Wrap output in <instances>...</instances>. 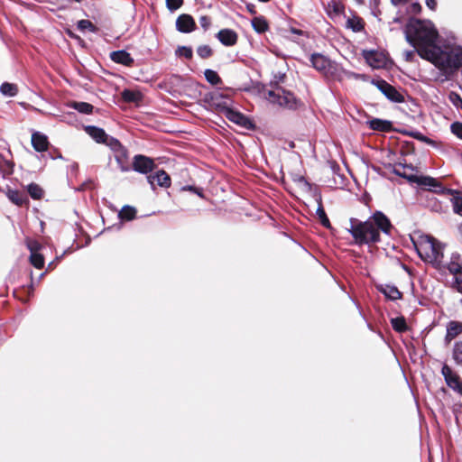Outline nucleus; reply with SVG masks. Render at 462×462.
<instances>
[{
	"label": "nucleus",
	"mask_w": 462,
	"mask_h": 462,
	"mask_svg": "<svg viewBox=\"0 0 462 462\" xmlns=\"http://www.w3.org/2000/svg\"><path fill=\"white\" fill-rule=\"evenodd\" d=\"M349 224L346 229L358 245L376 244L381 240L380 232L389 235L393 228L390 219L382 211H375L365 221L351 217Z\"/></svg>",
	"instance_id": "obj_1"
},
{
	"label": "nucleus",
	"mask_w": 462,
	"mask_h": 462,
	"mask_svg": "<svg viewBox=\"0 0 462 462\" xmlns=\"http://www.w3.org/2000/svg\"><path fill=\"white\" fill-rule=\"evenodd\" d=\"M406 41L414 48L420 58L429 60L423 54L425 51H433V48H438L436 42L439 37L438 31L433 23L428 20L411 19L404 29Z\"/></svg>",
	"instance_id": "obj_2"
},
{
	"label": "nucleus",
	"mask_w": 462,
	"mask_h": 462,
	"mask_svg": "<svg viewBox=\"0 0 462 462\" xmlns=\"http://www.w3.org/2000/svg\"><path fill=\"white\" fill-rule=\"evenodd\" d=\"M423 54L430 57L428 60L445 73H453L462 67V47L444 46L433 48V51H425Z\"/></svg>",
	"instance_id": "obj_3"
},
{
	"label": "nucleus",
	"mask_w": 462,
	"mask_h": 462,
	"mask_svg": "<svg viewBox=\"0 0 462 462\" xmlns=\"http://www.w3.org/2000/svg\"><path fill=\"white\" fill-rule=\"evenodd\" d=\"M266 99L273 104L291 110H296L300 104V100L291 92L278 86L275 89L266 92Z\"/></svg>",
	"instance_id": "obj_4"
},
{
	"label": "nucleus",
	"mask_w": 462,
	"mask_h": 462,
	"mask_svg": "<svg viewBox=\"0 0 462 462\" xmlns=\"http://www.w3.org/2000/svg\"><path fill=\"white\" fill-rule=\"evenodd\" d=\"M310 60L312 67L325 76L333 78L337 76V72L339 70L337 64L331 61L326 56L320 53H313L311 54Z\"/></svg>",
	"instance_id": "obj_5"
},
{
	"label": "nucleus",
	"mask_w": 462,
	"mask_h": 462,
	"mask_svg": "<svg viewBox=\"0 0 462 462\" xmlns=\"http://www.w3.org/2000/svg\"><path fill=\"white\" fill-rule=\"evenodd\" d=\"M204 101L208 103L210 108L221 115L226 113V110L230 107L231 103V100L227 97V96L223 95L218 91L207 94L204 97Z\"/></svg>",
	"instance_id": "obj_6"
},
{
	"label": "nucleus",
	"mask_w": 462,
	"mask_h": 462,
	"mask_svg": "<svg viewBox=\"0 0 462 462\" xmlns=\"http://www.w3.org/2000/svg\"><path fill=\"white\" fill-rule=\"evenodd\" d=\"M436 245V238L431 236H422L420 237L418 243H415V246L419 255L425 261L430 262V259H436L434 257L433 251Z\"/></svg>",
	"instance_id": "obj_7"
},
{
	"label": "nucleus",
	"mask_w": 462,
	"mask_h": 462,
	"mask_svg": "<svg viewBox=\"0 0 462 462\" xmlns=\"http://www.w3.org/2000/svg\"><path fill=\"white\" fill-rule=\"evenodd\" d=\"M441 374L447 385L462 396V380L460 376L448 365L442 366Z\"/></svg>",
	"instance_id": "obj_8"
},
{
	"label": "nucleus",
	"mask_w": 462,
	"mask_h": 462,
	"mask_svg": "<svg viewBox=\"0 0 462 462\" xmlns=\"http://www.w3.org/2000/svg\"><path fill=\"white\" fill-rule=\"evenodd\" d=\"M373 84L390 100L395 103L403 102V96L392 85L383 79L373 80Z\"/></svg>",
	"instance_id": "obj_9"
},
{
	"label": "nucleus",
	"mask_w": 462,
	"mask_h": 462,
	"mask_svg": "<svg viewBox=\"0 0 462 462\" xmlns=\"http://www.w3.org/2000/svg\"><path fill=\"white\" fill-rule=\"evenodd\" d=\"M223 116H225L229 121L244 127L245 129L251 130L254 128V124L247 116L232 109L231 107L226 110V113Z\"/></svg>",
	"instance_id": "obj_10"
},
{
	"label": "nucleus",
	"mask_w": 462,
	"mask_h": 462,
	"mask_svg": "<svg viewBox=\"0 0 462 462\" xmlns=\"http://www.w3.org/2000/svg\"><path fill=\"white\" fill-rule=\"evenodd\" d=\"M155 167L154 162L144 155H135L133 162V169L140 173L147 174L153 171Z\"/></svg>",
	"instance_id": "obj_11"
},
{
	"label": "nucleus",
	"mask_w": 462,
	"mask_h": 462,
	"mask_svg": "<svg viewBox=\"0 0 462 462\" xmlns=\"http://www.w3.org/2000/svg\"><path fill=\"white\" fill-rule=\"evenodd\" d=\"M147 180L152 189H155V183L162 188H169L171 186V178L169 174L163 170H160L154 174L148 175Z\"/></svg>",
	"instance_id": "obj_12"
},
{
	"label": "nucleus",
	"mask_w": 462,
	"mask_h": 462,
	"mask_svg": "<svg viewBox=\"0 0 462 462\" xmlns=\"http://www.w3.org/2000/svg\"><path fill=\"white\" fill-rule=\"evenodd\" d=\"M196 23L190 14H180L176 20V29L182 33H189L195 30Z\"/></svg>",
	"instance_id": "obj_13"
},
{
	"label": "nucleus",
	"mask_w": 462,
	"mask_h": 462,
	"mask_svg": "<svg viewBox=\"0 0 462 462\" xmlns=\"http://www.w3.org/2000/svg\"><path fill=\"white\" fill-rule=\"evenodd\" d=\"M216 37L225 46H234L236 44L238 40L237 33L232 29H222L220 30Z\"/></svg>",
	"instance_id": "obj_14"
},
{
	"label": "nucleus",
	"mask_w": 462,
	"mask_h": 462,
	"mask_svg": "<svg viewBox=\"0 0 462 462\" xmlns=\"http://www.w3.org/2000/svg\"><path fill=\"white\" fill-rule=\"evenodd\" d=\"M110 59L116 63L128 67L132 66L134 62L130 53L125 50L112 51L110 53Z\"/></svg>",
	"instance_id": "obj_15"
},
{
	"label": "nucleus",
	"mask_w": 462,
	"mask_h": 462,
	"mask_svg": "<svg viewBox=\"0 0 462 462\" xmlns=\"http://www.w3.org/2000/svg\"><path fill=\"white\" fill-rule=\"evenodd\" d=\"M377 290L383 293L390 300H397L402 299V293L394 285L380 284L377 285Z\"/></svg>",
	"instance_id": "obj_16"
},
{
	"label": "nucleus",
	"mask_w": 462,
	"mask_h": 462,
	"mask_svg": "<svg viewBox=\"0 0 462 462\" xmlns=\"http://www.w3.org/2000/svg\"><path fill=\"white\" fill-rule=\"evenodd\" d=\"M448 270L457 277V282H462V263H460V255L458 254H452L450 262L448 263Z\"/></svg>",
	"instance_id": "obj_17"
},
{
	"label": "nucleus",
	"mask_w": 462,
	"mask_h": 462,
	"mask_svg": "<svg viewBox=\"0 0 462 462\" xmlns=\"http://www.w3.org/2000/svg\"><path fill=\"white\" fill-rule=\"evenodd\" d=\"M462 333V323L458 321H449L447 325V333L445 343L448 345L455 337Z\"/></svg>",
	"instance_id": "obj_18"
},
{
	"label": "nucleus",
	"mask_w": 462,
	"mask_h": 462,
	"mask_svg": "<svg viewBox=\"0 0 462 462\" xmlns=\"http://www.w3.org/2000/svg\"><path fill=\"white\" fill-rule=\"evenodd\" d=\"M32 145L37 152H44L47 150L49 142L47 136L38 132L32 135Z\"/></svg>",
	"instance_id": "obj_19"
},
{
	"label": "nucleus",
	"mask_w": 462,
	"mask_h": 462,
	"mask_svg": "<svg viewBox=\"0 0 462 462\" xmlns=\"http://www.w3.org/2000/svg\"><path fill=\"white\" fill-rule=\"evenodd\" d=\"M86 133L91 136L97 143H104L107 135L104 129L94 126L88 125L85 127Z\"/></svg>",
	"instance_id": "obj_20"
},
{
	"label": "nucleus",
	"mask_w": 462,
	"mask_h": 462,
	"mask_svg": "<svg viewBox=\"0 0 462 462\" xmlns=\"http://www.w3.org/2000/svg\"><path fill=\"white\" fill-rule=\"evenodd\" d=\"M6 196L14 204L17 206H23L29 202L26 194L19 190L8 189Z\"/></svg>",
	"instance_id": "obj_21"
},
{
	"label": "nucleus",
	"mask_w": 462,
	"mask_h": 462,
	"mask_svg": "<svg viewBox=\"0 0 462 462\" xmlns=\"http://www.w3.org/2000/svg\"><path fill=\"white\" fill-rule=\"evenodd\" d=\"M369 127L374 131L388 132L392 129V122L379 118H374L367 122Z\"/></svg>",
	"instance_id": "obj_22"
},
{
	"label": "nucleus",
	"mask_w": 462,
	"mask_h": 462,
	"mask_svg": "<svg viewBox=\"0 0 462 462\" xmlns=\"http://www.w3.org/2000/svg\"><path fill=\"white\" fill-rule=\"evenodd\" d=\"M115 159L122 171H129V165L127 162V150L123 147L122 149L114 152Z\"/></svg>",
	"instance_id": "obj_23"
},
{
	"label": "nucleus",
	"mask_w": 462,
	"mask_h": 462,
	"mask_svg": "<svg viewBox=\"0 0 462 462\" xmlns=\"http://www.w3.org/2000/svg\"><path fill=\"white\" fill-rule=\"evenodd\" d=\"M435 245L436 246H434V250H432V251L434 254V257H436V259H430V263H431L435 265H439L442 263V260L444 257V254H443L444 245L436 239Z\"/></svg>",
	"instance_id": "obj_24"
},
{
	"label": "nucleus",
	"mask_w": 462,
	"mask_h": 462,
	"mask_svg": "<svg viewBox=\"0 0 462 462\" xmlns=\"http://www.w3.org/2000/svg\"><path fill=\"white\" fill-rule=\"evenodd\" d=\"M252 26L258 33H263L268 30V23L264 17L257 16L252 20Z\"/></svg>",
	"instance_id": "obj_25"
},
{
	"label": "nucleus",
	"mask_w": 462,
	"mask_h": 462,
	"mask_svg": "<svg viewBox=\"0 0 462 462\" xmlns=\"http://www.w3.org/2000/svg\"><path fill=\"white\" fill-rule=\"evenodd\" d=\"M122 98L127 103H136L141 100V94L131 89H125L121 93Z\"/></svg>",
	"instance_id": "obj_26"
},
{
	"label": "nucleus",
	"mask_w": 462,
	"mask_h": 462,
	"mask_svg": "<svg viewBox=\"0 0 462 462\" xmlns=\"http://www.w3.org/2000/svg\"><path fill=\"white\" fill-rule=\"evenodd\" d=\"M393 328L399 333L405 332L408 329L406 320L403 317H397L391 319Z\"/></svg>",
	"instance_id": "obj_27"
},
{
	"label": "nucleus",
	"mask_w": 462,
	"mask_h": 462,
	"mask_svg": "<svg viewBox=\"0 0 462 462\" xmlns=\"http://www.w3.org/2000/svg\"><path fill=\"white\" fill-rule=\"evenodd\" d=\"M416 181L420 185L432 187L434 189L433 191L435 189H441L442 188V185L439 180L429 176L421 177L420 180L417 179Z\"/></svg>",
	"instance_id": "obj_28"
},
{
	"label": "nucleus",
	"mask_w": 462,
	"mask_h": 462,
	"mask_svg": "<svg viewBox=\"0 0 462 462\" xmlns=\"http://www.w3.org/2000/svg\"><path fill=\"white\" fill-rule=\"evenodd\" d=\"M0 92L6 97H14L18 92V88L15 84L5 82L0 87Z\"/></svg>",
	"instance_id": "obj_29"
},
{
	"label": "nucleus",
	"mask_w": 462,
	"mask_h": 462,
	"mask_svg": "<svg viewBox=\"0 0 462 462\" xmlns=\"http://www.w3.org/2000/svg\"><path fill=\"white\" fill-rule=\"evenodd\" d=\"M71 107L79 113L89 115L92 113L94 106L87 102H73Z\"/></svg>",
	"instance_id": "obj_30"
},
{
	"label": "nucleus",
	"mask_w": 462,
	"mask_h": 462,
	"mask_svg": "<svg viewBox=\"0 0 462 462\" xmlns=\"http://www.w3.org/2000/svg\"><path fill=\"white\" fill-rule=\"evenodd\" d=\"M27 191L33 199H40L43 196V189L36 183H31L27 186Z\"/></svg>",
	"instance_id": "obj_31"
},
{
	"label": "nucleus",
	"mask_w": 462,
	"mask_h": 462,
	"mask_svg": "<svg viewBox=\"0 0 462 462\" xmlns=\"http://www.w3.org/2000/svg\"><path fill=\"white\" fill-rule=\"evenodd\" d=\"M136 210L131 206H125L119 212L118 217L123 220H132L135 217Z\"/></svg>",
	"instance_id": "obj_32"
},
{
	"label": "nucleus",
	"mask_w": 462,
	"mask_h": 462,
	"mask_svg": "<svg viewBox=\"0 0 462 462\" xmlns=\"http://www.w3.org/2000/svg\"><path fill=\"white\" fill-rule=\"evenodd\" d=\"M452 356L456 364L462 366V340L455 343Z\"/></svg>",
	"instance_id": "obj_33"
},
{
	"label": "nucleus",
	"mask_w": 462,
	"mask_h": 462,
	"mask_svg": "<svg viewBox=\"0 0 462 462\" xmlns=\"http://www.w3.org/2000/svg\"><path fill=\"white\" fill-rule=\"evenodd\" d=\"M400 167H402L403 169L409 168V169L412 170L411 166L400 163L397 167H394L393 170V172L395 175L400 176V177L404 178V179H407L410 181H416L417 180L418 178L415 175H407L405 172H402L400 170Z\"/></svg>",
	"instance_id": "obj_34"
},
{
	"label": "nucleus",
	"mask_w": 462,
	"mask_h": 462,
	"mask_svg": "<svg viewBox=\"0 0 462 462\" xmlns=\"http://www.w3.org/2000/svg\"><path fill=\"white\" fill-rule=\"evenodd\" d=\"M204 76L207 81L212 85H217L222 81L218 74L215 70L210 69H207L204 71Z\"/></svg>",
	"instance_id": "obj_35"
},
{
	"label": "nucleus",
	"mask_w": 462,
	"mask_h": 462,
	"mask_svg": "<svg viewBox=\"0 0 462 462\" xmlns=\"http://www.w3.org/2000/svg\"><path fill=\"white\" fill-rule=\"evenodd\" d=\"M319 218V221L321 223V225L325 227H330V222H329V219L328 217H327V214L323 208V206L321 204V202L319 201V207L317 208V211H316Z\"/></svg>",
	"instance_id": "obj_36"
},
{
	"label": "nucleus",
	"mask_w": 462,
	"mask_h": 462,
	"mask_svg": "<svg viewBox=\"0 0 462 462\" xmlns=\"http://www.w3.org/2000/svg\"><path fill=\"white\" fill-rule=\"evenodd\" d=\"M452 208L455 214L462 217V194L450 199Z\"/></svg>",
	"instance_id": "obj_37"
},
{
	"label": "nucleus",
	"mask_w": 462,
	"mask_h": 462,
	"mask_svg": "<svg viewBox=\"0 0 462 462\" xmlns=\"http://www.w3.org/2000/svg\"><path fill=\"white\" fill-rule=\"evenodd\" d=\"M31 263L37 269H41L44 265V257L40 253L30 255Z\"/></svg>",
	"instance_id": "obj_38"
},
{
	"label": "nucleus",
	"mask_w": 462,
	"mask_h": 462,
	"mask_svg": "<svg viewBox=\"0 0 462 462\" xmlns=\"http://www.w3.org/2000/svg\"><path fill=\"white\" fill-rule=\"evenodd\" d=\"M104 143L110 147L113 152L118 151L124 147L117 139L109 135H107Z\"/></svg>",
	"instance_id": "obj_39"
},
{
	"label": "nucleus",
	"mask_w": 462,
	"mask_h": 462,
	"mask_svg": "<svg viewBox=\"0 0 462 462\" xmlns=\"http://www.w3.org/2000/svg\"><path fill=\"white\" fill-rule=\"evenodd\" d=\"M347 26L356 32H361L364 29L363 22L358 18L348 19Z\"/></svg>",
	"instance_id": "obj_40"
},
{
	"label": "nucleus",
	"mask_w": 462,
	"mask_h": 462,
	"mask_svg": "<svg viewBox=\"0 0 462 462\" xmlns=\"http://www.w3.org/2000/svg\"><path fill=\"white\" fill-rule=\"evenodd\" d=\"M176 55L179 57H184V58L189 60L192 58L193 51L190 47L180 46L176 50Z\"/></svg>",
	"instance_id": "obj_41"
},
{
	"label": "nucleus",
	"mask_w": 462,
	"mask_h": 462,
	"mask_svg": "<svg viewBox=\"0 0 462 462\" xmlns=\"http://www.w3.org/2000/svg\"><path fill=\"white\" fill-rule=\"evenodd\" d=\"M78 28L80 31L88 30L90 32H95L97 31V27L89 21V20H80L78 22Z\"/></svg>",
	"instance_id": "obj_42"
},
{
	"label": "nucleus",
	"mask_w": 462,
	"mask_h": 462,
	"mask_svg": "<svg viewBox=\"0 0 462 462\" xmlns=\"http://www.w3.org/2000/svg\"><path fill=\"white\" fill-rule=\"evenodd\" d=\"M198 55L202 59H207L212 55V50L208 45H200L197 49Z\"/></svg>",
	"instance_id": "obj_43"
},
{
	"label": "nucleus",
	"mask_w": 462,
	"mask_h": 462,
	"mask_svg": "<svg viewBox=\"0 0 462 462\" xmlns=\"http://www.w3.org/2000/svg\"><path fill=\"white\" fill-rule=\"evenodd\" d=\"M377 52L371 51L366 52L365 57L371 65L380 67V60L377 59Z\"/></svg>",
	"instance_id": "obj_44"
},
{
	"label": "nucleus",
	"mask_w": 462,
	"mask_h": 462,
	"mask_svg": "<svg viewBox=\"0 0 462 462\" xmlns=\"http://www.w3.org/2000/svg\"><path fill=\"white\" fill-rule=\"evenodd\" d=\"M435 193L442 194V195H451L452 198L457 196H460L462 194L461 191L453 189H448L442 186L441 189H435Z\"/></svg>",
	"instance_id": "obj_45"
},
{
	"label": "nucleus",
	"mask_w": 462,
	"mask_h": 462,
	"mask_svg": "<svg viewBox=\"0 0 462 462\" xmlns=\"http://www.w3.org/2000/svg\"><path fill=\"white\" fill-rule=\"evenodd\" d=\"M451 133L457 138L462 140V123L454 122L450 125Z\"/></svg>",
	"instance_id": "obj_46"
},
{
	"label": "nucleus",
	"mask_w": 462,
	"mask_h": 462,
	"mask_svg": "<svg viewBox=\"0 0 462 462\" xmlns=\"http://www.w3.org/2000/svg\"><path fill=\"white\" fill-rule=\"evenodd\" d=\"M182 5L183 0H166V6L171 12L178 10Z\"/></svg>",
	"instance_id": "obj_47"
},
{
	"label": "nucleus",
	"mask_w": 462,
	"mask_h": 462,
	"mask_svg": "<svg viewBox=\"0 0 462 462\" xmlns=\"http://www.w3.org/2000/svg\"><path fill=\"white\" fill-rule=\"evenodd\" d=\"M27 247L31 252V254H38L39 251L42 248V245L36 241V240H28L27 241Z\"/></svg>",
	"instance_id": "obj_48"
},
{
	"label": "nucleus",
	"mask_w": 462,
	"mask_h": 462,
	"mask_svg": "<svg viewBox=\"0 0 462 462\" xmlns=\"http://www.w3.org/2000/svg\"><path fill=\"white\" fill-rule=\"evenodd\" d=\"M200 26L207 31L211 25V19L207 15H203L199 18Z\"/></svg>",
	"instance_id": "obj_49"
},
{
	"label": "nucleus",
	"mask_w": 462,
	"mask_h": 462,
	"mask_svg": "<svg viewBox=\"0 0 462 462\" xmlns=\"http://www.w3.org/2000/svg\"><path fill=\"white\" fill-rule=\"evenodd\" d=\"M410 136H412L418 140H420L422 142H425L427 143H431V140L429 139L427 136H424L420 132H410V133H407Z\"/></svg>",
	"instance_id": "obj_50"
},
{
	"label": "nucleus",
	"mask_w": 462,
	"mask_h": 462,
	"mask_svg": "<svg viewBox=\"0 0 462 462\" xmlns=\"http://www.w3.org/2000/svg\"><path fill=\"white\" fill-rule=\"evenodd\" d=\"M181 189L182 190H189V191H192V192L198 194L200 198L203 197V189H199V188H197L194 186H190V185H187V186L182 187Z\"/></svg>",
	"instance_id": "obj_51"
},
{
	"label": "nucleus",
	"mask_w": 462,
	"mask_h": 462,
	"mask_svg": "<svg viewBox=\"0 0 462 462\" xmlns=\"http://www.w3.org/2000/svg\"><path fill=\"white\" fill-rule=\"evenodd\" d=\"M450 100L453 102V104L455 105H457V103L459 102L461 104V107H462V98L460 97V96L457 93H450Z\"/></svg>",
	"instance_id": "obj_52"
},
{
	"label": "nucleus",
	"mask_w": 462,
	"mask_h": 462,
	"mask_svg": "<svg viewBox=\"0 0 462 462\" xmlns=\"http://www.w3.org/2000/svg\"><path fill=\"white\" fill-rule=\"evenodd\" d=\"M425 3L430 10L434 11L437 7V0H426Z\"/></svg>",
	"instance_id": "obj_53"
},
{
	"label": "nucleus",
	"mask_w": 462,
	"mask_h": 462,
	"mask_svg": "<svg viewBox=\"0 0 462 462\" xmlns=\"http://www.w3.org/2000/svg\"><path fill=\"white\" fill-rule=\"evenodd\" d=\"M411 12L415 13V14H418L420 12L421 10V6L419 3H413L411 5Z\"/></svg>",
	"instance_id": "obj_54"
},
{
	"label": "nucleus",
	"mask_w": 462,
	"mask_h": 462,
	"mask_svg": "<svg viewBox=\"0 0 462 462\" xmlns=\"http://www.w3.org/2000/svg\"><path fill=\"white\" fill-rule=\"evenodd\" d=\"M404 56L407 61H411L414 56V51H406Z\"/></svg>",
	"instance_id": "obj_55"
},
{
	"label": "nucleus",
	"mask_w": 462,
	"mask_h": 462,
	"mask_svg": "<svg viewBox=\"0 0 462 462\" xmlns=\"http://www.w3.org/2000/svg\"><path fill=\"white\" fill-rule=\"evenodd\" d=\"M291 32L293 33V34H297V35H302L303 34V32L300 29H296V28H291Z\"/></svg>",
	"instance_id": "obj_56"
},
{
	"label": "nucleus",
	"mask_w": 462,
	"mask_h": 462,
	"mask_svg": "<svg viewBox=\"0 0 462 462\" xmlns=\"http://www.w3.org/2000/svg\"><path fill=\"white\" fill-rule=\"evenodd\" d=\"M409 0H391L392 4L394 5H398L400 4L407 3Z\"/></svg>",
	"instance_id": "obj_57"
},
{
	"label": "nucleus",
	"mask_w": 462,
	"mask_h": 462,
	"mask_svg": "<svg viewBox=\"0 0 462 462\" xmlns=\"http://www.w3.org/2000/svg\"><path fill=\"white\" fill-rule=\"evenodd\" d=\"M371 9H372V14L374 16H378V14L381 13L380 10L378 9V7H371Z\"/></svg>",
	"instance_id": "obj_58"
},
{
	"label": "nucleus",
	"mask_w": 462,
	"mask_h": 462,
	"mask_svg": "<svg viewBox=\"0 0 462 462\" xmlns=\"http://www.w3.org/2000/svg\"><path fill=\"white\" fill-rule=\"evenodd\" d=\"M378 5H379V0H371L370 1L371 7H378Z\"/></svg>",
	"instance_id": "obj_59"
},
{
	"label": "nucleus",
	"mask_w": 462,
	"mask_h": 462,
	"mask_svg": "<svg viewBox=\"0 0 462 462\" xmlns=\"http://www.w3.org/2000/svg\"><path fill=\"white\" fill-rule=\"evenodd\" d=\"M334 11H335L336 13H339V12H340V7L338 6V5L334 4Z\"/></svg>",
	"instance_id": "obj_60"
},
{
	"label": "nucleus",
	"mask_w": 462,
	"mask_h": 462,
	"mask_svg": "<svg viewBox=\"0 0 462 462\" xmlns=\"http://www.w3.org/2000/svg\"><path fill=\"white\" fill-rule=\"evenodd\" d=\"M54 266V262L49 263L47 270H51Z\"/></svg>",
	"instance_id": "obj_61"
},
{
	"label": "nucleus",
	"mask_w": 462,
	"mask_h": 462,
	"mask_svg": "<svg viewBox=\"0 0 462 462\" xmlns=\"http://www.w3.org/2000/svg\"><path fill=\"white\" fill-rule=\"evenodd\" d=\"M458 231H459L460 235L462 236V224H461V225H459V226H458Z\"/></svg>",
	"instance_id": "obj_62"
},
{
	"label": "nucleus",
	"mask_w": 462,
	"mask_h": 462,
	"mask_svg": "<svg viewBox=\"0 0 462 462\" xmlns=\"http://www.w3.org/2000/svg\"><path fill=\"white\" fill-rule=\"evenodd\" d=\"M51 158H52V159H54V158H61V154H60V152H58V154L56 155V157L51 156Z\"/></svg>",
	"instance_id": "obj_63"
},
{
	"label": "nucleus",
	"mask_w": 462,
	"mask_h": 462,
	"mask_svg": "<svg viewBox=\"0 0 462 462\" xmlns=\"http://www.w3.org/2000/svg\"><path fill=\"white\" fill-rule=\"evenodd\" d=\"M399 21H400L399 18H394V20H393L394 23H398Z\"/></svg>",
	"instance_id": "obj_64"
}]
</instances>
